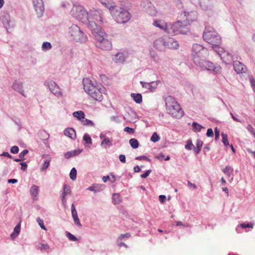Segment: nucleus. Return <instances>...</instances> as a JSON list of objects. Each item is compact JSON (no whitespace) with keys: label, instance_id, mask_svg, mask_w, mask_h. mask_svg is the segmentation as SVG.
Masks as SVG:
<instances>
[{"label":"nucleus","instance_id":"0e129e2a","mask_svg":"<svg viewBox=\"0 0 255 255\" xmlns=\"http://www.w3.org/2000/svg\"><path fill=\"white\" fill-rule=\"evenodd\" d=\"M188 185L189 187H192L193 189L197 188L196 185L195 184L192 183L190 181H188Z\"/></svg>","mask_w":255,"mask_h":255},{"label":"nucleus","instance_id":"8fccbe9b","mask_svg":"<svg viewBox=\"0 0 255 255\" xmlns=\"http://www.w3.org/2000/svg\"><path fill=\"white\" fill-rule=\"evenodd\" d=\"M250 81L251 82L253 89L255 93V79L253 77L250 78Z\"/></svg>","mask_w":255,"mask_h":255},{"label":"nucleus","instance_id":"a19ab883","mask_svg":"<svg viewBox=\"0 0 255 255\" xmlns=\"http://www.w3.org/2000/svg\"><path fill=\"white\" fill-rule=\"evenodd\" d=\"M115 60L117 61H123L124 60V56L123 53H118L115 55Z\"/></svg>","mask_w":255,"mask_h":255},{"label":"nucleus","instance_id":"0eeeda50","mask_svg":"<svg viewBox=\"0 0 255 255\" xmlns=\"http://www.w3.org/2000/svg\"><path fill=\"white\" fill-rule=\"evenodd\" d=\"M207 57H202L201 56H198L199 63L196 62L195 60L194 61V63L205 69L208 70H212L216 73H218L221 72V67L220 65H218L215 66L214 64L210 61H207L205 59Z\"/></svg>","mask_w":255,"mask_h":255},{"label":"nucleus","instance_id":"5fc2aeb1","mask_svg":"<svg viewBox=\"0 0 255 255\" xmlns=\"http://www.w3.org/2000/svg\"><path fill=\"white\" fill-rule=\"evenodd\" d=\"M151 170H148L144 173L141 174L140 175V177L142 178H145L149 175V174L151 173Z\"/></svg>","mask_w":255,"mask_h":255},{"label":"nucleus","instance_id":"5701e85b","mask_svg":"<svg viewBox=\"0 0 255 255\" xmlns=\"http://www.w3.org/2000/svg\"><path fill=\"white\" fill-rule=\"evenodd\" d=\"M112 139L105 138L102 141L101 145L104 147L106 148L107 146H110L112 145Z\"/></svg>","mask_w":255,"mask_h":255},{"label":"nucleus","instance_id":"de8ad7c7","mask_svg":"<svg viewBox=\"0 0 255 255\" xmlns=\"http://www.w3.org/2000/svg\"><path fill=\"white\" fill-rule=\"evenodd\" d=\"M39 248L41 250H47L49 249V247L48 244H40Z\"/></svg>","mask_w":255,"mask_h":255},{"label":"nucleus","instance_id":"e433bc0d","mask_svg":"<svg viewBox=\"0 0 255 255\" xmlns=\"http://www.w3.org/2000/svg\"><path fill=\"white\" fill-rule=\"evenodd\" d=\"M83 140L87 143V144H91L92 143V139L89 135L88 134H85L83 136Z\"/></svg>","mask_w":255,"mask_h":255},{"label":"nucleus","instance_id":"c03bdc74","mask_svg":"<svg viewBox=\"0 0 255 255\" xmlns=\"http://www.w3.org/2000/svg\"><path fill=\"white\" fill-rule=\"evenodd\" d=\"M240 226L242 228H253L254 226V224L252 223H243L240 225Z\"/></svg>","mask_w":255,"mask_h":255},{"label":"nucleus","instance_id":"423d86ee","mask_svg":"<svg viewBox=\"0 0 255 255\" xmlns=\"http://www.w3.org/2000/svg\"><path fill=\"white\" fill-rule=\"evenodd\" d=\"M204 39L212 45L213 50L221 44L222 39L217 32L211 28H206L203 35Z\"/></svg>","mask_w":255,"mask_h":255},{"label":"nucleus","instance_id":"69168bd1","mask_svg":"<svg viewBox=\"0 0 255 255\" xmlns=\"http://www.w3.org/2000/svg\"><path fill=\"white\" fill-rule=\"evenodd\" d=\"M8 183H15L17 182V180L15 179H8L7 181Z\"/></svg>","mask_w":255,"mask_h":255},{"label":"nucleus","instance_id":"6ab92c4d","mask_svg":"<svg viewBox=\"0 0 255 255\" xmlns=\"http://www.w3.org/2000/svg\"><path fill=\"white\" fill-rule=\"evenodd\" d=\"M210 1L211 0H200V4L203 9L207 10L210 8L212 5Z\"/></svg>","mask_w":255,"mask_h":255},{"label":"nucleus","instance_id":"09e8293b","mask_svg":"<svg viewBox=\"0 0 255 255\" xmlns=\"http://www.w3.org/2000/svg\"><path fill=\"white\" fill-rule=\"evenodd\" d=\"M18 151L19 148L17 146H13L10 148L11 152L14 154L17 153L18 152Z\"/></svg>","mask_w":255,"mask_h":255},{"label":"nucleus","instance_id":"49530a36","mask_svg":"<svg viewBox=\"0 0 255 255\" xmlns=\"http://www.w3.org/2000/svg\"><path fill=\"white\" fill-rule=\"evenodd\" d=\"M103 5L109 8L110 0H99Z\"/></svg>","mask_w":255,"mask_h":255},{"label":"nucleus","instance_id":"864d4df0","mask_svg":"<svg viewBox=\"0 0 255 255\" xmlns=\"http://www.w3.org/2000/svg\"><path fill=\"white\" fill-rule=\"evenodd\" d=\"M206 135L208 137H213L214 136L213 131L212 128H208L207 129Z\"/></svg>","mask_w":255,"mask_h":255},{"label":"nucleus","instance_id":"680f3d73","mask_svg":"<svg viewBox=\"0 0 255 255\" xmlns=\"http://www.w3.org/2000/svg\"><path fill=\"white\" fill-rule=\"evenodd\" d=\"M247 128L251 132L255 134L254 128L251 125H248Z\"/></svg>","mask_w":255,"mask_h":255},{"label":"nucleus","instance_id":"1a4fd4ad","mask_svg":"<svg viewBox=\"0 0 255 255\" xmlns=\"http://www.w3.org/2000/svg\"><path fill=\"white\" fill-rule=\"evenodd\" d=\"M209 52L206 48H204L202 45L198 44H194L192 47V56L193 60L199 63L198 56L202 57H207Z\"/></svg>","mask_w":255,"mask_h":255},{"label":"nucleus","instance_id":"6e6d98bb","mask_svg":"<svg viewBox=\"0 0 255 255\" xmlns=\"http://www.w3.org/2000/svg\"><path fill=\"white\" fill-rule=\"evenodd\" d=\"M215 139L216 140H217L219 139V136H220V131L217 128H216L215 129Z\"/></svg>","mask_w":255,"mask_h":255},{"label":"nucleus","instance_id":"3c124183","mask_svg":"<svg viewBox=\"0 0 255 255\" xmlns=\"http://www.w3.org/2000/svg\"><path fill=\"white\" fill-rule=\"evenodd\" d=\"M28 152V150L26 149L23 150L22 152H21L19 154V157L22 160L23 159L24 155H26Z\"/></svg>","mask_w":255,"mask_h":255},{"label":"nucleus","instance_id":"ddd939ff","mask_svg":"<svg viewBox=\"0 0 255 255\" xmlns=\"http://www.w3.org/2000/svg\"><path fill=\"white\" fill-rule=\"evenodd\" d=\"M46 85L51 92L56 96L58 97L62 96V92L61 91L59 87L55 83V82L50 81L46 82Z\"/></svg>","mask_w":255,"mask_h":255},{"label":"nucleus","instance_id":"9b49d317","mask_svg":"<svg viewBox=\"0 0 255 255\" xmlns=\"http://www.w3.org/2000/svg\"><path fill=\"white\" fill-rule=\"evenodd\" d=\"M71 14L79 20H84L88 16L87 12L81 6L74 5L70 11Z\"/></svg>","mask_w":255,"mask_h":255},{"label":"nucleus","instance_id":"79ce46f5","mask_svg":"<svg viewBox=\"0 0 255 255\" xmlns=\"http://www.w3.org/2000/svg\"><path fill=\"white\" fill-rule=\"evenodd\" d=\"M50 164V161L46 160L44 162V163L43 164V166L41 168V170H45L49 166Z\"/></svg>","mask_w":255,"mask_h":255},{"label":"nucleus","instance_id":"f3484780","mask_svg":"<svg viewBox=\"0 0 255 255\" xmlns=\"http://www.w3.org/2000/svg\"><path fill=\"white\" fill-rule=\"evenodd\" d=\"M71 212H72V216L74 219V221L75 224L81 227V225L80 224V222L79 220V219L78 216L77 212L76 210L75 207L74 205V204H72L71 205Z\"/></svg>","mask_w":255,"mask_h":255},{"label":"nucleus","instance_id":"c9c22d12","mask_svg":"<svg viewBox=\"0 0 255 255\" xmlns=\"http://www.w3.org/2000/svg\"><path fill=\"white\" fill-rule=\"evenodd\" d=\"M113 199L115 204H118L121 201L120 197L118 194H114Z\"/></svg>","mask_w":255,"mask_h":255},{"label":"nucleus","instance_id":"4be33fe9","mask_svg":"<svg viewBox=\"0 0 255 255\" xmlns=\"http://www.w3.org/2000/svg\"><path fill=\"white\" fill-rule=\"evenodd\" d=\"M73 116L79 121H82L83 119H84L85 114L83 112L80 111L74 112L73 113Z\"/></svg>","mask_w":255,"mask_h":255},{"label":"nucleus","instance_id":"37998d69","mask_svg":"<svg viewBox=\"0 0 255 255\" xmlns=\"http://www.w3.org/2000/svg\"><path fill=\"white\" fill-rule=\"evenodd\" d=\"M67 237L70 241H76L77 240V238L70 233H67Z\"/></svg>","mask_w":255,"mask_h":255},{"label":"nucleus","instance_id":"338daca9","mask_svg":"<svg viewBox=\"0 0 255 255\" xmlns=\"http://www.w3.org/2000/svg\"><path fill=\"white\" fill-rule=\"evenodd\" d=\"M140 170H141V169H140L139 166H138L137 165L134 166V172H139L140 171Z\"/></svg>","mask_w":255,"mask_h":255},{"label":"nucleus","instance_id":"20e7f679","mask_svg":"<svg viewBox=\"0 0 255 255\" xmlns=\"http://www.w3.org/2000/svg\"><path fill=\"white\" fill-rule=\"evenodd\" d=\"M165 102L166 110L169 115L177 119H180L183 116L184 112L173 97L170 96L166 97Z\"/></svg>","mask_w":255,"mask_h":255},{"label":"nucleus","instance_id":"39448f33","mask_svg":"<svg viewBox=\"0 0 255 255\" xmlns=\"http://www.w3.org/2000/svg\"><path fill=\"white\" fill-rule=\"evenodd\" d=\"M109 9L113 18L118 23H126L130 18V13L124 8L116 6H110Z\"/></svg>","mask_w":255,"mask_h":255},{"label":"nucleus","instance_id":"f704fd0d","mask_svg":"<svg viewBox=\"0 0 255 255\" xmlns=\"http://www.w3.org/2000/svg\"><path fill=\"white\" fill-rule=\"evenodd\" d=\"M160 137L156 132H154L150 137V140L154 142L158 141Z\"/></svg>","mask_w":255,"mask_h":255},{"label":"nucleus","instance_id":"c85d7f7f","mask_svg":"<svg viewBox=\"0 0 255 255\" xmlns=\"http://www.w3.org/2000/svg\"><path fill=\"white\" fill-rule=\"evenodd\" d=\"M192 127L193 130L195 132L200 131L201 129L203 128V127L201 125L195 122H194L192 124Z\"/></svg>","mask_w":255,"mask_h":255},{"label":"nucleus","instance_id":"72a5a7b5","mask_svg":"<svg viewBox=\"0 0 255 255\" xmlns=\"http://www.w3.org/2000/svg\"><path fill=\"white\" fill-rule=\"evenodd\" d=\"M222 142L225 146L229 145V142L228 139V136L226 134L222 133Z\"/></svg>","mask_w":255,"mask_h":255},{"label":"nucleus","instance_id":"a878e982","mask_svg":"<svg viewBox=\"0 0 255 255\" xmlns=\"http://www.w3.org/2000/svg\"><path fill=\"white\" fill-rule=\"evenodd\" d=\"M233 171V168L229 166H227L223 169V172L227 175L228 177L231 176V174Z\"/></svg>","mask_w":255,"mask_h":255},{"label":"nucleus","instance_id":"13d9d810","mask_svg":"<svg viewBox=\"0 0 255 255\" xmlns=\"http://www.w3.org/2000/svg\"><path fill=\"white\" fill-rule=\"evenodd\" d=\"M119 159H120V161L122 162V163H125L126 161V156H125V155H123V154H120L119 155Z\"/></svg>","mask_w":255,"mask_h":255},{"label":"nucleus","instance_id":"b1692460","mask_svg":"<svg viewBox=\"0 0 255 255\" xmlns=\"http://www.w3.org/2000/svg\"><path fill=\"white\" fill-rule=\"evenodd\" d=\"M131 97L133 100L138 104H140L142 102V96L140 94H131Z\"/></svg>","mask_w":255,"mask_h":255},{"label":"nucleus","instance_id":"e2e57ef3","mask_svg":"<svg viewBox=\"0 0 255 255\" xmlns=\"http://www.w3.org/2000/svg\"><path fill=\"white\" fill-rule=\"evenodd\" d=\"M20 164L21 165V169L22 170L25 171L27 168V164L26 163H21Z\"/></svg>","mask_w":255,"mask_h":255},{"label":"nucleus","instance_id":"cd10ccee","mask_svg":"<svg viewBox=\"0 0 255 255\" xmlns=\"http://www.w3.org/2000/svg\"><path fill=\"white\" fill-rule=\"evenodd\" d=\"M12 87H13V89H14L15 90H17L19 93H20L21 94H22L23 91H21V88H22L21 84L15 82L13 84Z\"/></svg>","mask_w":255,"mask_h":255},{"label":"nucleus","instance_id":"6e6552de","mask_svg":"<svg viewBox=\"0 0 255 255\" xmlns=\"http://www.w3.org/2000/svg\"><path fill=\"white\" fill-rule=\"evenodd\" d=\"M69 33L74 41L84 42L86 40V36L80 30V28L76 25H73L70 27Z\"/></svg>","mask_w":255,"mask_h":255},{"label":"nucleus","instance_id":"dca6fc26","mask_svg":"<svg viewBox=\"0 0 255 255\" xmlns=\"http://www.w3.org/2000/svg\"><path fill=\"white\" fill-rule=\"evenodd\" d=\"M71 193L70 188L69 186L65 184L63 187V191L61 194V200L64 207L66 205V196Z\"/></svg>","mask_w":255,"mask_h":255},{"label":"nucleus","instance_id":"f03ea898","mask_svg":"<svg viewBox=\"0 0 255 255\" xmlns=\"http://www.w3.org/2000/svg\"><path fill=\"white\" fill-rule=\"evenodd\" d=\"M84 89L93 99L102 101L103 99V94H106V89L102 85L95 84L89 78H85L83 80Z\"/></svg>","mask_w":255,"mask_h":255},{"label":"nucleus","instance_id":"603ef678","mask_svg":"<svg viewBox=\"0 0 255 255\" xmlns=\"http://www.w3.org/2000/svg\"><path fill=\"white\" fill-rule=\"evenodd\" d=\"M124 130L129 133H133L134 132V129L129 127H126Z\"/></svg>","mask_w":255,"mask_h":255},{"label":"nucleus","instance_id":"f8f14e48","mask_svg":"<svg viewBox=\"0 0 255 255\" xmlns=\"http://www.w3.org/2000/svg\"><path fill=\"white\" fill-rule=\"evenodd\" d=\"M220 56L223 61L226 63H230L232 61V55L229 53L227 51H226L223 48L220 47L219 46L217 48L214 50Z\"/></svg>","mask_w":255,"mask_h":255},{"label":"nucleus","instance_id":"ea45409f","mask_svg":"<svg viewBox=\"0 0 255 255\" xmlns=\"http://www.w3.org/2000/svg\"><path fill=\"white\" fill-rule=\"evenodd\" d=\"M81 122L84 125L87 126V125H93V123L92 121H91L89 120L86 119L84 118V119H83Z\"/></svg>","mask_w":255,"mask_h":255},{"label":"nucleus","instance_id":"7ed1b4c3","mask_svg":"<svg viewBox=\"0 0 255 255\" xmlns=\"http://www.w3.org/2000/svg\"><path fill=\"white\" fill-rule=\"evenodd\" d=\"M91 28V32L96 39V46L104 50H110L112 48V43L106 38V33L101 27L92 23Z\"/></svg>","mask_w":255,"mask_h":255},{"label":"nucleus","instance_id":"2eb2a0df","mask_svg":"<svg viewBox=\"0 0 255 255\" xmlns=\"http://www.w3.org/2000/svg\"><path fill=\"white\" fill-rule=\"evenodd\" d=\"M233 66L234 70L238 74L245 73L247 71L246 66L240 61L234 62Z\"/></svg>","mask_w":255,"mask_h":255},{"label":"nucleus","instance_id":"774afa93","mask_svg":"<svg viewBox=\"0 0 255 255\" xmlns=\"http://www.w3.org/2000/svg\"><path fill=\"white\" fill-rule=\"evenodd\" d=\"M1 155L6 156V157H7L8 158H12L11 155H10L8 152H3L2 154H1Z\"/></svg>","mask_w":255,"mask_h":255},{"label":"nucleus","instance_id":"7c9ffc66","mask_svg":"<svg viewBox=\"0 0 255 255\" xmlns=\"http://www.w3.org/2000/svg\"><path fill=\"white\" fill-rule=\"evenodd\" d=\"M141 85H142L143 87H144L146 89L151 90L153 87L152 86V85L154 84V82H151V83H145L143 82H140Z\"/></svg>","mask_w":255,"mask_h":255},{"label":"nucleus","instance_id":"393cba45","mask_svg":"<svg viewBox=\"0 0 255 255\" xmlns=\"http://www.w3.org/2000/svg\"><path fill=\"white\" fill-rule=\"evenodd\" d=\"M20 231V224L16 225L13 230V232L11 234V237L12 239H14L15 237H16L19 233Z\"/></svg>","mask_w":255,"mask_h":255},{"label":"nucleus","instance_id":"f257e3e1","mask_svg":"<svg viewBox=\"0 0 255 255\" xmlns=\"http://www.w3.org/2000/svg\"><path fill=\"white\" fill-rule=\"evenodd\" d=\"M179 19L173 24H167L164 20H155L153 25L161 29L169 35L178 34H186L190 31L189 26L193 21L191 14L186 12H182L178 17Z\"/></svg>","mask_w":255,"mask_h":255},{"label":"nucleus","instance_id":"a211bd4d","mask_svg":"<svg viewBox=\"0 0 255 255\" xmlns=\"http://www.w3.org/2000/svg\"><path fill=\"white\" fill-rule=\"evenodd\" d=\"M64 133L65 135L72 139H75L76 137V131L73 128H66L64 131Z\"/></svg>","mask_w":255,"mask_h":255},{"label":"nucleus","instance_id":"9d476101","mask_svg":"<svg viewBox=\"0 0 255 255\" xmlns=\"http://www.w3.org/2000/svg\"><path fill=\"white\" fill-rule=\"evenodd\" d=\"M102 15L101 12L99 10H91L89 12H88V16L86 18L89 21L88 26L91 30V24L94 23L97 25L95 21L97 22H102Z\"/></svg>","mask_w":255,"mask_h":255},{"label":"nucleus","instance_id":"bb28decb","mask_svg":"<svg viewBox=\"0 0 255 255\" xmlns=\"http://www.w3.org/2000/svg\"><path fill=\"white\" fill-rule=\"evenodd\" d=\"M129 144H130L131 146L135 149L137 148L139 146V143L138 140L135 138H131L129 140Z\"/></svg>","mask_w":255,"mask_h":255},{"label":"nucleus","instance_id":"4c0bfd02","mask_svg":"<svg viewBox=\"0 0 255 255\" xmlns=\"http://www.w3.org/2000/svg\"><path fill=\"white\" fill-rule=\"evenodd\" d=\"M194 147V145L193 144L192 142V140H188L187 141H186V144L185 146V147L187 149H188V150H191L193 148V147Z\"/></svg>","mask_w":255,"mask_h":255},{"label":"nucleus","instance_id":"a18cd8bd","mask_svg":"<svg viewBox=\"0 0 255 255\" xmlns=\"http://www.w3.org/2000/svg\"><path fill=\"white\" fill-rule=\"evenodd\" d=\"M149 10L148 13L152 15H155L156 13V10L155 9V7L153 6H149Z\"/></svg>","mask_w":255,"mask_h":255},{"label":"nucleus","instance_id":"412c9836","mask_svg":"<svg viewBox=\"0 0 255 255\" xmlns=\"http://www.w3.org/2000/svg\"><path fill=\"white\" fill-rule=\"evenodd\" d=\"M39 187L36 185H33L30 189V192L31 196L34 199L38 194Z\"/></svg>","mask_w":255,"mask_h":255},{"label":"nucleus","instance_id":"4d7b16f0","mask_svg":"<svg viewBox=\"0 0 255 255\" xmlns=\"http://www.w3.org/2000/svg\"><path fill=\"white\" fill-rule=\"evenodd\" d=\"M130 236L129 233H126L125 234H122L119 237V240H122L124 238H129Z\"/></svg>","mask_w":255,"mask_h":255},{"label":"nucleus","instance_id":"58836bf2","mask_svg":"<svg viewBox=\"0 0 255 255\" xmlns=\"http://www.w3.org/2000/svg\"><path fill=\"white\" fill-rule=\"evenodd\" d=\"M36 221L42 229L46 230V228L44 225L43 221L42 219H40V218L37 217L36 219Z\"/></svg>","mask_w":255,"mask_h":255},{"label":"nucleus","instance_id":"052dcab7","mask_svg":"<svg viewBox=\"0 0 255 255\" xmlns=\"http://www.w3.org/2000/svg\"><path fill=\"white\" fill-rule=\"evenodd\" d=\"M75 151H74L73 152H68L67 153H66L65 155V157L66 158H69L71 156H72L73 155H75Z\"/></svg>","mask_w":255,"mask_h":255},{"label":"nucleus","instance_id":"aec40b11","mask_svg":"<svg viewBox=\"0 0 255 255\" xmlns=\"http://www.w3.org/2000/svg\"><path fill=\"white\" fill-rule=\"evenodd\" d=\"M124 119L129 123H134L137 120V117L135 114L133 112H131L130 114H128L124 117Z\"/></svg>","mask_w":255,"mask_h":255},{"label":"nucleus","instance_id":"473e14b6","mask_svg":"<svg viewBox=\"0 0 255 255\" xmlns=\"http://www.w3.org/2000/svg\"><path fill=\"white\" fill-rule=\"evenodd\" d=\"M52 48V46L50 43L48 42H44L43 43L42 45V48L43 50H49Z\"/></svg>","mask_w":255,"mask_h":255},{"label":"nucleus","instance_id":"4468645a","mask_svg":"<svg viewBox=\"0 0 255 255\" xmlns=\"http://www.w3.org/2000/svg\"><path fill=\"white\" fill-rule=\"evenodd\" d=\"M35 11L38 17L42 15L44 11V6L42 0H33Z\"/></svg>","mask_w":255,"mask_h":255},{"label":"nucleus","instance_id":"2f4dec72","mask_svg":"<svg viewBox=\"0 0 255 255\" xmlns=\"http://www.w3.org/2000/svg\"><path fill=\"white\" fill-rule=\"evenodd\" d=\"M77 171L76 169L74 167L73 168L70 173V178L72 180H75L76 179Z\"/></svg>","mask_w":255,"mask_h":255},{"label":"nucleus","instance_id":"bf43d9fd","mask_svg":"<svg viewBox=\"0 0 255 255\" xmlns=\"http://www.w3.org/2000/svg\"><path fill=\"white\" fill-rule=\"evenodd\" d=\"M159 201H160V202L163 203L166 201V196L165 195H160L159 196Z\"/></svg>","mask_w":255,"mask_h":255},{"label":"nucleus","instance_id":"c756f323","mask_svg":"<svg viewBox=\"0 0 255 255\" xmlns=\"http://www.w3.org/2000/svg\"><path fill=\"white\" fill-rule=\"evenodd\" d=\"M196 148L194 149L195 151L198 153L201 150V147L203 145V142L200 140H198L196 143Z\"/></svg>","mask_w":255,"mask_h":255}]
</instances>
